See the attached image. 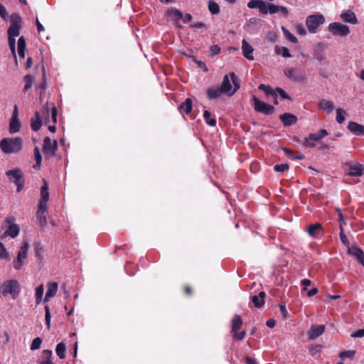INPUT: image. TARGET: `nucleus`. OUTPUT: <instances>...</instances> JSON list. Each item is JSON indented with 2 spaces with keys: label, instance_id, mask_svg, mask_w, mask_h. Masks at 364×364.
I'll return each instance as SVG.
<instances>
[{
  "label": "nucleus",
  "instance_id": "nucleus-52",
  "mask_svg": "<svg viewBox=\"0 0 364 364\" xmlns=\"http://www.w3.org/2000/svg\"><path fill=\"white\" fill-rule=\"evenodd\" d=\"M210 54L214 56L220 52V48L218 45H213L209 48Z\"/></svg>",
  "mask_w": 364,
  "mask_h": 364
},
{
  "label": "nucleus",
  "instance_id": "nucleus-23",
  "mask_svg": "<svg viewBox=\"0 0 364 364\" xmlns=\"http://www.w3.org/2000/svg\"><path fill=\"white\" fill-rule=\"evenodd\" d=\"M341 18L346 23L355 24L358 22L355 14L351 11H347L341 14Z\"/></svg>",
  "mask_w": 364,
  "mask_h": 364
},
{
  "label": "nucleus",
  "instance_id": "nucleus-1",
  "mask_svg": "<svg viewBox=\"0 0 364 364\" xmlns=\"http://www.w3.org/2000/svg\"><path fill=\"white\" fill-rule=\"evenodd\" d=\"M22 144L21 137L4 138L0 141V148L4 154H16L22 149Z\"/></svg>",
  "mask_w": 364,
  "mask_h": 364
},
{
  "label": "nucleus",
  "instance_id": "nucleus-63",
  "mask_svg": "<svg viewBox=\"0 0 364 364\" xmlns=\"http://www.w3.org/2000/svg\"><path fill=\"white\" fill-rule=\"evenodd\" d=\"M193 17L190 14H186L185 15L183 14V18L181 19L183 20V21L186 23L190 22L192 20Z\"/></svg>",
  "mask_w": 364,
  "mask_h": 364
},
{
  "label": "nucleus",
  "instance_id": "nucleus-13",
  "mask_svg": "<svg viewBox=\"0 0 364 364\" xmlns=\"http://www.w3.org/2000/svg\"><path fill=\"white\" fill-rule=\"evenodd\" d=\"M284 75L290 80L301 82L306 80L305 75L299 70L293 68H287L284 70Z\"/></svg>",
  "mask_w": 364,
  "mask_h": 364
},
{
  "label": "nucleus",
  "instance_id": "nucleus-26",
  "mask_svg": "<svg viewBox=\"0 0 364 364\" xmlns=\"http://www.w3.org/2000/svg\"><path fill=\"white\" fill-rule=\"evenodd\" d=\"M364 171V165L360 164H354L350 165L349 174L354 176H360Z\"/></svg>",
  "mask_w": 364,
  "mask_h": 364
},
{
  "label": "nucleus",
  "instance_id": "nucleus-62",
  "mask_svg": "<svg viewBox=\"0 0 364 364\" xmlns=\"http://www.w3.org/2000/svg\"><path fill=\"white\" fill-rule=\"evenodd\" d=\"M318 143V149L320 150V151H323V150H326V149H328L329 148V146L326 144H324L323 142L322 141H317Z\"/></svg>",
  "mask_w": 364,
  "mask_h": 364
},
{
  "label": "nucleus",
  "instance_id": "nucleus-18",
  "mask_svg": "<svg viewBox=\"0 0 364 364\" xmlns=\"http://www.w3.org/2000/svg\"><path fill=\"white\" fill-rule=\"evenodd\" d=\"M318 138L316 137V134L310 133L308 136L305 137L301 144L305 148L313 149L316 146Z\"/></svg>",
  "mask_w": 364,
  "mask_h": 364
},
{
  "label": "nucleus",
  "instance_id": "nucleus-43",
  "mask_svg": "<svg viewBox=\"0 0 364 364\" xmlns=\"http://www.w3.org/2000/svg\"><path fill=\"white\" fill-rule=\"evenodd\" d=\"M282 31H283V33H284V35L285 36V37L291 42L292 43H297V38L292 34L290 33V31L289 30H287L286 28L284 27H282Z\"/></svg>",
  "mask_w": 364,
  "mask_h": 364
},
{
  "label": "nucleus",
  "instance_id": "nucleus-12",
  "mask_svg": "<svg viewBox=\"0 0 364 364\" xmlns=\"http://www.w3.org/2000/svg\"><path fill=\"white\" fill-rule=\"evenodd\" d=\"M58 149L57 141H51L49 137H45L43 139V151L46 157H52Z\"/></svg>",
  "mask_w": 364,
  "mask_h": 364
},
{
  "label": "nucleus",
  "instance_id": "nucleus-48",
  "mask_svg": "<svg viewBox=\"0 0 364 364\" xmlns=\"http://www.w3.org/2000/svg\"><path fill=\"white\" fill-rule=\"evenodd\" d=\"M45 319L47 327L48 328H49L50 325L51 315L50 308L48 306H45Z\"/></svg>",
  "mask_w": 364,
  "mask_h": 364
},
{
  "label": "nucleus",
  "instance_id": "nucleus-8",
  "mask_svg": "<svg viewBox=\"0 0 364 364\" xmlns=\"http://www.w3.org/2000/svg\"><path fill=\"white\" fill-rule=\"evenodd\" d=\"M29 249V244L24 241L23 246L18 252L16 259L14 260V267L16 270H19L23 265V260L27 257Z\"/></svg>",
  "mask_w": 364,
  "mask_h": 364
},
{
  "label": "nucleus",
  "instance_id": "nucleus-42",
  "mask_svg": "<svg viewBox=\"0 0 364 364\" xmlns=\"http://www.w3.org/2000/svg\"><path fill=\"white\" fill-rule=\"evenodd\" d=\"M260 90H262L265 92L266 95H270L272 97H275V92L272 89V87L269 85H265L264 84H260L258 87Z\"/></svg>",
  "mask_w": 364,
  "mask_h": 364
},
{
  "label": "nucleus",
  "instance_id": "nucleus-14",
  "mask_svg": "<svg viewBox=\"0 0 364 364\" xmlns=\"http://www.w3.org/2000/svg\"><path fill=\"white\" fill-rule=\"evenodd\" d=\"M325 326L324 325H313L311 326L310 330L308 331V338L309 340H314L321 335H322L325 331Z\"/></svg>",
  "mask_w": 364,
  "mask_h": 364
},
{
  "label": "nucleus",
  "instance_id": "nucleus-51",
  "mask_svg": "<svg viewBox=\"0 0 364 364\" xmlns=\"http://www.w3.org/2000/svg\"><path fill=\"white\" fill-rule=\"evenodd\" d=\"M277 94L278 93L280 97L285 100H291V97L289 95H287L284 90L280 87H276L274 90Z\"/></svg>",
  "mask_w": 364,
  "mask_h": 364
},
{
  "label": "nucleus",
  "instance_id": "nucleus-36",
  "mask_svg": "<svg viewBox=\"0 0 364 364\" xmlns=\"http://www.w3.org/2000/svg\"><path fill=\"white\" fill-rule=\"evenodd\" d=\"M34 156H35L36 164L33 165V168L39 169L41 167L42 156L40 153V150H39L38 147H37V146H36L34 149Z\"/></svg>",
  "mask_w": 364,
  "mask_h": 364
},
{
  "label": "nucleus",
  "instance_id": "nucleus-59",
  "mask_svg": "<svg viewBox=\"0 0 364 364\" xmlns=\"http://www.w3.org/2000/svg\"><path fill=\"white\" fill-rule=\"evenodd\" d=\"M0 16L6 19L8 17V13L6 8L0 3Z\"/></svg>",
  "mask_w": 364,
  "mask_h": 364
},
{
  "label": "nucleus",
  "instance_id": "nucleus-6",
  "mask_svg": "<svg viewBox=\"0 0 364 364\" xmlns=\"http://www.w3.org/2000/svg\"><path fill=\"white\" fill-rule=\"evenodd\" d=\"M6 175L16 185L17 192H20L24 186L23 175L21 170L20 168L9 170L6 172Z\"/></svg>",
  "mask_w": 364,
  "mask_h": 364
},
{
  "label": "nucleus",
  "instance_id": "nucleus-29",
  "mask_svg": "<svg viewBox=\"0 0 364 364\" xmlns=\"http://www.w3.org/2000/svg\"><path fill=\"white\" fill-rule=\"evenodd\" d=\"M192 109H193V102H192V100L191 98H187L178 107V109L181 112H184L186 114L191 113V112L192 111Z\"/></svg>",
  "mask_w": 364,
  "mask_h": 364
},
{
  "label": "nucleus",
  "instance_id": "nucleus-34",
  "mask_svg": "<svg viewBox=\"0 0 364 364\" xmlns=\"http://www.w3.org/2000/svg\"><path fill=\"white\" fill-rule=\"evenodd\" d=\"M66 346L63 343H59L55 348V352L60 359L65 358Z\"/></svg>",
  "mask_w": 364,
  "mask_h": 364
},
{
  "label": "nucleus",
  "instance_id": "nucleus-3",
  "mask_svg": "<svg viewBox=\"0 0 364 364\" xmlns=\"http://www.w3.org/2000/svg\"><path fill=\"white\" fill-rule=\"evenodd\" d=\"M20 291V284L16 279L6 280L0 286V293L4 296L10 294L14 299L18 297Z\"/></svg>",
  "mask_w": 364,
  "mask_h": 364
},
{
  "label": "nucleus",
  "instance_id": "nucleus-47",
  "mask_svg": "<svg viewBox=\"0 0 364 364\" xmlns=\"http://www.w3.org/2000/svg\"><path fill=\"white\" fill-rule=\"evenodd\" d=\"M42 343V339L40 338H36L33 340L31 345V350H35L40 348L41 345Z\"/></svg>",
  "mask_w": 364,
  "mask_h": 364
},
{
  "label": "nucleus",
  "instance_id": "nucleus-57",
  "mask_svg": "<svg viewBox=\"0 0 364 364\" xmlns=\"http://www.w3.org/2000/svg\"><path fill=\"white\" fill-rule=\"evenodd\" d=\"M350 336L352 338H361V337H363L364 336V328L355 331V332L351 333Z\"/></svg>",
  "mask_w": 364,
  "mask_h": 364
},
{
  "label": "nucleus",
  "instance_id": "nucleus-38",
  "mask_svg": "<svg viewBox=\"0 0 364 364\" xmlns=\"http://www.w3.org/2000/svg\"><path fill=\"white\" fill-rule=\"evenodd\" d=\"M23 79L26 82L23 87V92H26L31 88L33 82L34 81V77L31 75H26L24 76Z\"/></svg>",
  "mask_w": 364,
  "mask_h": 364
},
{
  "label": "nucleus",
  "instance_id": "nucleus-32",
  "mask_svg": "<svg viewBox=\"0 0 364 364\" xmlns=\"http://www.w3.org/2000/svg\"><path fill=\"white\" fill-rule=\"evenodd\" d=\"M26 50V41L23 36H21L18 40V53L21 58L25 57Z\"/></svg>",
  "mask_w": 364,
  "mask_h": 364
},
{
  "label": "nucleus",
  "instance_id": "nucleus-9",
  "mask_svg": "<svg viewBox=\"0 0 364 364\" xmlns=\"http://www.w3.org/2000/svg\"><path fill=\"white\" fill-rule=\"evenodd\" d=\"M264 11V12H262L263 15H266L267 14H274L276 13H279L283 17H287L289 14L287 7L283 6H277L266 1Z\"/></svg>",
  "mask_w": 364,
  "mask_h": 364
},
{
  "label": "nucleus",
  "instance_id": "nucleus-30",
  "mask_svg": "<svg viewBox=\"0 0 364 364\" xmlns=\"http://www.w3.org/2000/svg\"><path fill=\"white\" fill-rule=\"evenodd\" d=\"M231 324L232 332L237 331L242 325L241 317L237 314L235 315L232 319Z\"/></svg>",
  "mask_w": 364,
  "mask_h": 364
},
{
  "label": "nucleus",
  "instance_id": "nucleus-25",
  "mask_svg": "<svg viewBox=\"0 0 364 364\" xmlns=\"http://www.w3.org/2000/svg\"><path fill=\"white\" fill-rule=\"evenodd\" d=\"M58 283L57 282H50L48 283V288L46 294V296L44 298V301L46 302L49 300L50 297H53L55 295L58 291Z\"/></svg>",
  "mask_w": 364,
  "mask_h": 364
},
{
  "label": "nucleus",
  "instance_id": "nucleus-28",
  "mask_svg": "<svg viewBox=\"0 0 364 364\" xmlns=\"http://www.w3.org/2000/svg\"><path fill=\"white\" fill-rule=\"evenodd\" d=\"M42 126L41 117L38 112L35 113V118L31 119V127L34 132L38 131Z\"/></svg>",
  "mask_w": 364,
  "mask_h": 364
},
{
  "label": "nucleus",
  "instance_id": "nucleus-41",
  "mask_svg": "<svg viewBox=\"0 0 364 364\" xmlns=\"http://www.w3.org/2000/svg\"><path fill=\"white\" fill-rule=\"evenodd\" d=\"M275 52H276L277 54H281L284 58L291 57L289 50L286 47H279V46H277L275 48Z\"/></svg>",
  "mask_w": 364,
  "mask_h": 364
},
{
  "label": "nucleus",
  "instance_id": "nucleus-21",
  "mask_svg": "<svg viewBox=\"0 0 364 364\" xmlns=\"http://www.w3.org/2000/svg\"><path fill=\"white\" fill-rule=\"evenodd\" d=\"M47 207L38 206L37 210V218L38 223L42 228H44L47 225Z\"/></svg>",
  "mask_w": 364,
  "mask_h": 364
},
{
  "label": "nucleus",
  "instance_id": "nucleus-61",
  "mask_svg": "<svg viewBox=\"0 0 364 364\" xmlns=\"http://www.w3.org/2000/svg\"><path fill=\"white\" fill-rule=\"evenodd\" d=\"M279 309L281 311V314L284 318H287L288 316V311L287 310L286 306L284 304H279Z\"/></svg>",
  "mask_w": 364,
  "mask_h": 364
},
{
  "label": "nucleus",
  "instance_id": "nucleus-49",
  "mask_svg": "<svg viewBox=\"0 0 364 364\" xmlns=\"http://www.w3.org/2000/svg\"><path fill=\"white\" fill-rule=\"evenodd\" d=\"M355 354V350H346L340 353L339 356L341 358L344 359L346 358H353Z\"/></svg>",
  "mask_w": 364,
  "mask_h": 364
},
{
  "label": "nucleus",
  "instance_id": "nucleus-22",
  "mask_svg": "<svg viewBox=\"0 0 364 364\" xmlns=\"http://www.w3.org/2000/svg\"><path fill=\"white\" fill-rule=\"evenodd\" d=\"M318 107L327 113H330L334 109L333 102L326 99H322L318 102Z\"/></svg>",
  "mask_w": 364,
  "mask_h": 364
},
{
  "label": "nucleus",
  "instance_id": "nucleus-17",
  "mask_svg": "<svg viewBox=\"0 0 364 364\" xmlns=\"http://www.w3.org/2000/svg\"><path fill=\"white\" fill-rule=\"evenodd\" d=\"M279 119L282 121L284 127H289L297 122L296 115L291 113H284L279 116Z\"/></svg>",
  "mask_w": 364,
  "mask_h": 364
},
{
  "label": "nucleus",
  "instance_id": "nucleus-15",
  "mask_svg": "<svg viewBox=\"0 0 364 364\" xmlns=\"http://www.w3.org/2000/svg\"><path fill=\"white\" fill-rule=\"evenodd\" d=\"M347 128L354 135L364 136V125L355 122H349Z\"/></svg>",
  "mask_w": 364,
  "mask_h": 364
},
{
  "label": "nucleus",
  "instance_id": "nucleus-2",
  "mask_svg": "<svg viewBox=\"0 0 364 364\" xmlns=\"http://www.w3.org/2000/svg\"><path fill=\"white\" fill-rule=\"evenodd\" d=\"M230 77L231 80L228 75L224 76L220 88L225 94L231 96L240 88V80L234 73H231Z\"/></svg>",
  "mask_w": 364,
  "mask_h": 364
},
{
  "label": "nucleus",
  "instance_id": "nucleus-33",
  "mask_svg": "<svg viewBox=\"0 0 364 364\" xmlns=\"http://www.w3.org/2000/svg\"><path fill=\"white\" fill-rule=\"evenodd\" d=\"M314 58L320 62L323 63H327L326 58L325 57L322 48H317L314 50L313 53Z\"/></svg>",
  "mask_w": 364,
  "mask_h": 364
},
{
  "label": "nucleus",
  "instance_id": "nucleus-37",
  "mask_svg": "<svg viewBox=\"0 0 364 364\" xmlns=\"http://www.w3.org/2000/svg\"><path fill=\"white\" fill-rule=\"evenodd\" d=\"M208 10L212 14H218L220 11V6L213 0H210L208 1Z\"/></svg>",
  "mask_w": 364,
  "mask_h": 364
},
{
  "label": "nucleus",
  "instance_id": "nucleus-40",
  "mask_svg": "<svg viewBox=\"0 0 364 364\" xmlns=\"http://www.w3.org/2000/svg\"><path fill=\"white\" fill-rule=\"evenodd\" d=\"M346 112L345 110L338 108L336 109V122L339 124H342L345 121V116Z\"/></svg>",
  "mask_w": 364,
  "mask_h": 364
},
{
  "label": "nucleus",
  "instance_id": "nucleus-5",
  "mask_svg": "<svg viewBox=\"0 0 364 364\" xmlns=\"http://www.w3.org/2000/svg\"><path fill=\"white\" fill-rule=\"evenodd\" d=\"M325 23V18L321 14L310 15L306 19V24L311 33H316L318 28Z\"/></svg>",
  "mask_w": 364,
  "mask_h": 364
},
{
  "label": "nucleus",
  "instance_id": "nucleus-64",
  "mask_svg": "<svg viewBox=\"0 0 364 364\" xmlns=\"http://www.w3.org/2000/svg\"><path fill=\"white\" fill-rule=\"evenodd\" d=\"M36 26H37V30H38V33H41L42 31H44V27L43 26V25L40 23L39 20H38V18L36 17Z\"/></svg>",
  "mask_w": 364,
  "mask_h": 364
},
{
  "label": "nucleus",
  "instance_id": "nucleus-56",
  "mask_svg": "<svg viewBox=\"0 0 364 364\" xmlns=\"http://www.w3.org/2000/svg\"><path fill=\"white\" fill-rule=\"evenodd\" d=\"M44 292V287L43 284L38 286L36 288V297H43Z\"/></svg>",
  "mask_w": 364,
  "mask_h": 364
},
{
  "label": "nucleus",
  "instance_id": "nucleus-55",
  "mask_svg": "<svg viewBox=\"0 0 364 364\" xmlns=\"http://www.w3.org/2000/svg\"><path fill=\"white\" fill-rule=\"evenodd\" d=\"M52 355H53L52 350H44L43 351V360H51Z\"/></svg>",
  "mask_w": 364,
  "mask_h": 364
},
{
  "label": "nucleus",
  "instance_id": "nucleus-46",
  "mask_svg": "<svg viewBox=\"0 0 364 364\" xmlns=\"http://www.w3.org/2000/svg\"><path fill=\"white\" fill-rule=\"evenodd\" d=\"M16 37L9 36V45L12 54L16 57Z\"/></svg>",
  "mask_w": 364,
  "mask_h": 364
},
{
  "label": "nucleus",
  "instance_id": "nucleus-10",
  "mask_svg": "<svg viewBox=\"0 0 364 364\" xmlns=\"http://www.w3.org/2000/svg\"><path fill=\"white\" fill-rule=\"evenodd\" d=\"M328 28V31L331 32L334 36L345 37L350 33L349 27L339 22L330 23Z\"/></svg>",
  "mask_w": 364,
  "mask_h": 364
},
{
  "label": "nucleus",
  "instance_id": "nucleus-45",
  "mask_svg": "<svg viewBox=\"0 0 364 364\" xmlns=\"http://www.w3.org/2000/svg\"><path fill=\"white\" fill-rule=\"evenodd\" d=\"M340 239L344 245L349 247L350 242L347 238V236L344 233L342 225H340Z\"/></svg>",
  "mask_w": 364,
  "mask_h": 364
},
{
  "label": "nucleus",
  "instance_id": "nucleus-19",
  "mask_svg": "<svg viewBox=\"0 0 364 364\" xmlns=\"http://www.w3.org/2000/svg\"><path fill=\"white\" fill-rule=\"evenodd\" d=\"M348 252L350 255L355 257L358 262L364 266V252L361 249L357 247H348Z\"/></svg>",
  "mask_w": 364,
  "mask_h": 364
},
{
  "label": "nucleus",
  "instance_id": "nucleus-20",
  "mask_svg": "<svg viewBox=\"0 0 364 364\" xmlns=\"http://www.w3.org/2000/svg\"><path fill=\"white\" fill-rule=\"evenodd\" d=\"M49 199L48 186L46 182L41 188V200L38 206L47 207V202Z\"/></svg>",
  "mask_w": 364,
  "mask_h": 364
},
{
  "label": "nucleus",
  "instance_id": "nucleus-27",
  "mask_svg": "<svg viewBox=\"0 0 364 364\" xmlns=\"http://www.w3.org/2000/svg\"><path fill=\"white\" fill-rule=\"evenodd\" d=\"M265 1L263 0H250L247 3V7L250 9H258L259 12H264Z\"/></svg>",
  "mask_w": 364,
  "mask_h": 364
},
{
  "label": "nucleus",
  "instance_id": "nucleus-50",
  "mask_svg": "<svg viewBox=\"0 0 364 364\" xmlns=\"http://www.w3.org/2000/svg\"><path fill=\"white\" fill-rule=\"evenodd\" d=\"M289 168L287 164H277L274 166V170L277 172H284Z\"/></svg>",
  "mask_w": 364,
  "mask_h": 364
},
{
  "label": "nucleus",
  "instance_id": "nucleus-39",
  "mask_svg": "<svg viewBox=\"0 0 364 364\" xmlns=\"http://www.w3.org/2000/svg\"><path fill=\"white\" fill-rule=\"evenodd\" d=\"M211 113L208 110H205L203 113V117L207 124L211 127L216 125V119L215 118H210Z\"/></svg>",
  "mask_w": 364,
  "mask_h": 364
},
{
  "label": "nucleus",
  "instance_id": "nucleus-4",
  "mask_svg": "<svg viewBox=\"0 0 364 364\" xmlns=\"http://www.w3.org/2000/svg\"><path fill=\"white\" fill-rule=\"evenodd\" d=\"M1 228L4 230V236L16 238L20 232V227L16 223L14 216H9L1 223Z\"/></svg>",
  "mask_w": 364,
  "mask_h": 364
},
{
  "label": "nucleus",
  "instance_id": "nucleus-16",
  "mask_svg": "<svg viewBox=\"0 0 364 364\" xmlns=\"http://www.w3.org/2000/svg\"><path fill=\"white\" fill-rule=\"evenodd\" d=\"M242 50L243 55L247 60H254V56L252 55L254 48L245 39H243L242 41Z\"/></svg>",
  "mask_w": 364,
  "mask_h": 364
},
{
  "label": "nucleus",
  "instance_id": "nucleus-58",
  "mask_svg": "<svg viewBox=\"0 0 364 364\" xmlns=\"http://www.w3.org/2000/svg\"><path fill=\"white\" fill-rule=\"evenodd\" d=\"M246 335L245 331H242L240 333H237V331L234 332L233 337L237 340H242Z\"/></svg>",
  "mask_w": 364,
  "mask_h": 364
},
{
  "label": "nucleus",
  "instance_id": "nucleus-44",
  "mask_svg": "<svg viewBox=\"0 0 364 364\" xmlns=\"http://www.w3.org/2000/svg\"><path fill=\"white\" fill-rule=\"evenodd\" d=\"M251 300L256 308H261L264 304V301L257 295L252 296Z\"/></svg>",
  "mask_w": 364,
  "mask_h": 364
},
{
  "label": "nucleus",
  "instance_id": "nucleus-31",
  "mask_svg": "<svg viewBox=\"0 0 364 364\" xmlns=\"http://www.w3.org/2000/svg\"><path fill=\"white\" fill-rule=\"evenodd\" d=\"M321 229L322 227L321 224L314 223L308 227L307 232L310 236L315 237L317 236Z\"/></svg>",
  "mask_w": 364,
  "mask_h": 364
},
{
  "label": "nucleus",
  "instance_id": "nucleus-60",
  "mask_svg": "<svg viewBox=\"0 0 364 364\" xmlns=\"http://www.w3.org/2000/svg\"><path fill=\"white\" fill-rule=\"evenodd\" d=\"M9 253L6 249L0 250V259H9Z\"/></svg>",
  "mask_w": 364,
  "mask_h": 364
},
{
  "label": "nucleus",
  "instance_id": "nucleus-11",
  "mask_svg": "<svg viewBox=\"0 0 364 364\" xmlns=\"http://www.w3.org/2000/svg\"><path fill=\"white\" fill-rule=\"evenodd\" d=\"M253 101L255 109L258 112L269 115L273 114L275 111V108L272 105L259 100L255 96L253 97Z\"/></svg>",
  "mask_w": 364,
  "mask_h": 364
},
{
  "label": "nucleus",
  "instance_id": "nucleus-54",
  "mask_svg": "<svg viewBox=\"0 0 364 364\" xmlns=\"http://www.w3.org/2000/svg\"><path fill=\"white\" fill-rule=\"evenodd\" d=\"M169 12L171 14V15L175 16L176 18H178V19H181V18H183V14L178 9H171L169 10Z\"/></svg>",
  "mask_w": 364,
  "mask_h": 364
},
{
  "label": "nucleus",
  "instance_id": "nucleus-53",
  "mask_svg": "<svg viewBox=\"0 0 364 364\" xmlns=\"http://www.w3.org/2000/svg\"><path fill=\"white\" fill-rule=\"evenodd\" d=\"M328 134V133L326 129H319L318 132L315 134H316V137L318 138V141H319L325 136H327Z\"/></svg>",
  "mask_w": 364,
  "mask_h": 364
},
{
  "label": "nucleus",
  "instance_id": "nucleus-24",
  "mask_svg": "<svg viewBox=\"0 0 364 364\" xmlns=\"http://www.w3.org/2000/svg\"><path fill=\"white\" fill-rule=\"evenodd\" d=\"M207 96L208 99L213 100L219 97L223 92L219 86L212 87L207 90Z\"/></svg>",
  "mask_w": 364,
  "mask_h": 364
},
{
  "label": "nucleus",
  "instance_id": "nucleus-35",
  "mask_svg": "<svg viewBox=\"0 0 364 364\" xmlns=\"http://www.w3.org/2000/svg\"><path fill=\"white\" fill-rule=\"evenodd\" d=\"M21 127L18 119H11L9 125V132L11 134L16 133L19 131Z\"/></svg>",
  "mask_w": 364,
  "mask_h": 364
},
{
  "label": "nucleus",
  "instance_id": "nucleus-7",
  "mask_svg": "<svg viewBox=\"0 0 364 364\" xmlns=\"http://www.w3.org/2000/svg\"><path fill=\"white\" fill-rule=\"evenodd\" d=\"M11 25L8 28V36L11 37H17L20 34V29L21 28L22 18L16 13L11 15Z\"/></svg>",
  "mask_w": 364,
  "mask_h": 364
}]
</instances>
